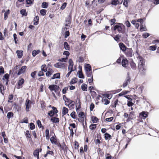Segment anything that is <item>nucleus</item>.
Returning a JSON list of instances; mask_svg holds the SVG:
<instances>
[{"label": "nucleus", "instance_id": "nucleus-44", "mask_svg": "<svg viewBox=\"0 0 159 159\" xmlns=\"http://www.w3.org/2000/svg\"><path fill=\"white\" fill-rule=\"evenodd\" d=\"M28 122V120L27 118L25 117L24 118V119H23L21 121L20 123H27Z\"/></svg>", "mask_w": 159, "mask_h": 159}, {"label": "nucleus", "instance_id": "nucleus-46", "mask_svg": "<svg viewBox=\"0 0 159 159\" xmlns=\"http://www.w3.org/2000/svg\"><path fill=\"white\" fill-rule=\"evenodd\" d=\"M118 0H112L111 4L113 5H116L119 4V2H118Z\"/></svg>", "mask_w": 159, "mask_h": 159}, {"label": "nucleus", "instance_id": "nucleus-26", "mask_svg": "<svg viewBox=\"0 0 159 159\" xmlns=\"http://www.w3.org/2000/svg\"><path fill=\"white\" fill-rule=\"evenodd\" d=\"M87 84H83L81 86V88L82 90L84 91H86L87 90Z\"/></svg>", "mask_w": 159, "mask_h": 159}, {"label": "nucleus", "instance_id": "nucleus-51", "mask_svg": "<svg viewBox=\"0 0 159 159\" xmlns=\"http://www.w3.org/2000/svg\"><path fill=\"white\" fill-rule=\"evenodd\" d=\"M129 0H124L123 2V5L126 7H127L128 6V2H129Z\"/></svg>", "mask_w": 159, "mask_h": 159}, {"label": "nucleus", "instance_id": "nucleus-45", "mask_svg": "<svg viewBox=\"0 0 159 159\" xmlns=\"http://www.w3.org/2000/svg\"><path fill=\"white\" fill-rule=\"evenodd\" d=\"M79 121L81 123H83V126H84V117H80L78 119Z\"/></svg>", "mask_w": 159, "mask_h": 159}, {"label": "nucleus", "instance_id": "nucleus-47", "mask_svg": "<svg viewBox=\"0 0 159 159\" xmlns=\"http://www.w3.org/2000/svg\"><path fill=\"white\" fill-rule=\"evenodd\" d=\"M46 11H47L46 10L42 9L40 11V13L42 15L44 16L45 15Z\"/></svg>", "mask_w": 159, "mask_h": 159}, {"label": "nucleus", "instance_id": "nucleus-36", "mask_svg": "<svg viewBox=\"0 0 159 159\" xmlns=\"http://www.w3.org/2000/svg\"><path fill=\"white\" fill-rule=\"evenodd\" d=\"M71 21V17L70 16H69L66 19V21L68 23V24H70Z\"/></svg>", "mask_w": 159, "mask_h": 159}, {"label": "nucleus", "instance_id": "nucleus-57", "mask_svg": "<svg viewBox=\"0 0 159 159\" xmlns=\"http://www.w3.org/2000/svg\"><path fill=\"white\" fill-rule=\"evenodd\" d=\"M67 57L66 58H63L61 59H60L58 60L60 61L66 62V61L67 59Z\"/></svg>", "mask_w": 159, "mask_h": 159}, {"label": "nucleus", "instance_id": "nucleus-8", "mask_svg": "<svg viewBox=\"0 0 159 159\" xmlns=\"http://www.w3.org/2000/svg\"><path fill=\"white\" fill-rule=\"evenodd\" d=\"M31 102L28 99H27L26 101L25 105L26 106V111H30V109L31 107Z\"/></svg>", "mask_w": 159, "mask_h": 159}, {"label": "nucleus", "instance_id": "nucleus-38", "mask_svg": "<svg viewBox=\"0 0 159 159\" xmlns=\"http://www.w3.org/2000/svg\"><path fill=\"white\" fill-rule=\"evenodd\" d=\"M150 34H149L148 33H144L142 34V36L144 39L147 38L148 36H150Z\"/></svg>", "mask_w": 159, "mask_h": 159}, {"label": "nucleus", "instance_id": "nucleus-6", "mask_svg": "<svg viewBox=\"0 0 159 159\" xmlns=\"http://www.w3.org/2000/svg\"><path fill=\"white\" fill-rule=\"evenodd\" d=\"M133 51L131 48H128L127 49L124 53L126 56L129 57H131L133 55Z\"/></svg>", "mask_w": 159, "mask_h": 159}, {"label": "nucleus", "instance_id": "nucleus-24", "mask_svg": "<svg viewBox=\"0 0 159 159\" xmlns=\"http://www.w3.org/2000/svg\"><path fill=\"white\" fill-rule=\"evenodd\" d=\"M68 110L65 107H63L62 109V114L65 115L68 113Z\"/></svg>", "mask_w": 159, "mask_h": 159}, {"label": "nucleus", "instance_id": "nucleus-43", "mask_svg": "<svg viewBox=\"0 0 159 159\" xmlns=\"http://www.w3.org/2000/svg\"><path fill=\"white\" fill-rule=\"evenodd\" d=\"M102 95L105 97L104 98H107L109 99H110L111 98V95L106 94V93H104L102 94Z\"/></svg>", "mask_w": 159, "mask_h": 159}, {"label": "nucleus", "instance_id": "nucleus-3", "mask_svg": "<svg viewBox=\"0 0 159 159\" xmlns=\"http://www.w3.org/2000/svg\"><path fill=\"white\" fill-rule=\"evenodd\" d=\"M61 90L59 86L55 85H50V91H54L56 94H59Z\"/></svg>", "mask_w": 159, "mask_h": 159}, {"label": "nucleus", "instance_id": "nucleus-56", "mask_svg": "<svg viewBox=\"0 0 159 159\" xmlns=\"http://www.w3.org/2000/svg\"><path fill=\"white\" fill-rule=\"evenodd\" d=\"M70 54V52L68 51H65L63 53V54L64 55H66V57H67V58L68 57Z\"/></svg>", "mask_w": 159, "mask_h": 159}, {"label": "nucleus", "instance_id": "nucleus-4", "mask_svg": "<svg viewBox=\"0 0 159 159\" xmlns=\"http://www.w3.org/2000/svg\"><path fill=\"white\" fill-rule=\"evenodd\" d=\"M52 136L50 138V142L53 144H57L58 141L57 137L55 135L54 132H50V136Z\"/></svg>", "mask_w": 159, "mask_h": 159}, {"label": "nucleus", "instance_id": "nucleus-29", "mask_svg": "<svg viewBox=\"0 0 159 159\" xmlns=\"http://www.w3.org/2000/svg\"><path fill=\"white\" fill-rule=\"evenodd\" d=\"M39 17L38 16H36L34 19V25H37L38 23Z\"/></svg>", "mask_w": 159, "mask_h": 159}, {"label": "nucleus", "instance_id": "nucleus-10", "mask_svg": "<svg viewBox=\"0 0 159 159\" xmlns=\"http://www.w3.org/2000/svg\"><path fill=\"white\" fill-rule=\"evenodd\" d=\"M24 82V80L23 78H20L18 82V85L17 86V88L19 89L22 87V85Z\"/></svg>", "mask_w": 159, "mask_h": 159}, {"label": "nucleus", "instance_id": "nucleus-25", "mask_svg": "<svg viewBox=\"0 0 159 159\" xmlns=\"http://www.w3.org/2000/svg\"><path fill=\"white\" fill-rule=\"evenodd\" d=\"M130 66L131 68L133 70H135L136 68V65L135 63L133 61L130 63Z\"/></svg>", "mask_w": 159, "mask_h": 159}, {"label": "nucleus", "instance_id": "nucleus-11", "mask_svg": "<svg viewBox=\"0 0 159 159\" xmlns=\"http://www.w3.org/2000/svg\"><path fill=\"white\" fill-rule=\"evenodd\" d=\"M119 46L120 49L123 52H125L127 48L125 45L122 43H120L119 44Z\"/></svg>", "mask_w": 159, "mask_h": 159}, {"label": "nucleus", "instance_id": "nucleus-13", "mask_svg": "<svg viewBox=\"0 0 159 159\" xmlns=\"http://www.w3.org/2000/svg\"><path fill=\"white\" fill-rule=\"evenodd\" d=\"M50 121H51L53 123H58L59 122V119L56 116L55 117H51Z\"/></svg>", "mask_w": 159, "mask_h": 159}, {"label": "nucleus", "instance_id": "nucleus-54", "mask_svg": "<svg viewBox=\"0 0 159 159\" xmlns=\"http://www.w3.org/2000/svg\"><path fill=\"white\" fill-rule=\"evenodd\" d=\"M75 112L73 111L70 114V116H71V117L74 119H75Z\"/></svg>", "mask_w": 159, "mask_h": 159}, {"label": "nucleus", "instance_id": "nucleus-53", "mask_svg": "<svg viewBox=\"0 0 159 159\" xmlns=\"http://www.w3.org/2000/svg\"><path fill=\"white\" fill-rule=\"evenodd\" d=\"M149 48H150V50L152 51H154L156 49L157 47L153 45L150 46Z\"/></svg>", "mask_w": 159, "mask_h": 159}, {"label": "nucleus", "instance_id": "nucleus-1", "mask_svg": "<svg viewBox=\"0 0 159 159\" xmlns=\"http://www.w3.org/2000/svg\"><path fill=\"white\" fill-rule=\"evenodd\" d=\"M139 62L138 64V67L140 72L143 75H144L146 70L145 66V60L141 56L138 57Z\"/></svg>", "mask_w": 159, "mask_h": 159}, {"label": "nucleus", "instance_id": "nucleus-50", "mask_svg": "<svg viewBox=\"0 0 159 159\" xmlns=\"http://www.w3.org/2000/svg\"><path fill=\"white\" fill-rule=\"evenodd\" d=\"M67 4V3L65 2H64L62 4L61 7L60 9L62 10H63V9H64L66 7Z\"/></svg>", "mask_w": 159, "mask_h": 159}, {"label": "nucleus", "instance_id": "nucleus-49", "mask_svg": "<svg viewBox=\"0 0 159 159\" xmlns=\"http://www.w3.org/2000/svg\"><path fill=\"white\" fill-rule=\"evenodd\" d=\"M9 77V75L8 74H6L3 76L2 78V80H4L5 79H6V80H8V79Z\"/></svg>", "mask_w": 159, "mask_h": 159}, {"label": "nucleus", "instance_id": "nucleus-17", "mask_svg": "<svg viewBox=\"0 0 159 159\" xmlns=\"http://www.w3.org/2000/svg\"><path fill=\"white\" fill-rule=\"evenodd\" d=\"M81 108V102H80V99H79L78 100V102H77V100L76 101V111L77 110H79Z\"/></svg>", "mask_w": 159, "mask_h": 159}, {"label": "nucleus", "instance_id": "nucleus-21", "mask_svg": "<svg viewBox=\"0 0 159 159\" xmlns=\"http://www.w3.org/2000/svg\"><path fill=\"white\" fill-rule=\"evenodd\" d=\"M60 77V74L59 73H57L53 75V76L51 77V79H59Z\"/></svg>", "mask_w": 159, "mask_h": 159}, {"label": "nucleus", "instance_id": "nucleus-28", "mask_svg": "<svg viewBox=\"0 0 159 159\" xmlns=\"http://www.w3.org/2000/svg\"><path fill=\"white\" fill-rule=\"evenodd\" d=\"M140 31H145L147 30V29L145 28V25H143L141 24L140 27Z\"/></svg>", "mask_w": 159, "mask_h": 159}, {"label": "nucleus", "instance_id": "nucleus-40", "mask_svg": "<svg viewBox=\"0 0 159 159\" xmlns=\"http://www.w3.org/2000/svg\"><path fill=\"white\" fill-rule=\"evenodd\" d=\"M41 69L42 71L46 72L47 70L46 65H43L41 67Z\"/></svg>", "mask_w": 159, "mask_h": 159}, {"label": "nucleus", "instance_id": "nucleus-42", "mask_svg": "<svg viewBox=\"0 0 159 159\" xmlns=\"http://www.w3.org/2000/svg\"><path fill=\"white\" fill-rule=\"evenodd\" d=\"M8 102H12V100L13 98V95L12 94L10 95L8 97Z\"/></svg>", "mask_w": 159, "mask_h": 159}, {"label": "nucleus", "instance_id": "nucleus-23", "mask_svg": "<svg viewBox=\"0 0 159 159\" xmlns=\"http://www.w3.org/2000/svg\"><path fill=\"white\" fill-rule=\"evenodd\" d=\"M104 138L106 140H108L111 139V135L108 133H105L104 134Z\"/></svg>", "mask_w": 159, "mask_h": 159}, {"label": "nucleus", "instance_id": "nucleus-62", "mask_svg": "<svg viewBox=\"0 0 159 159\" xmlns=\"http://www.w3.org/2000/svg\"><path fill=\"white\" fill-rule=\"evenodd\" d=\"M120 37V36H119V35H116V36L114 38V39L116 41H118Z\"/></svg>", "mask_w": 159, "mask_h": 159}, {"label": "nucleus", "instance_id": "nucleus-2", "mask_svg": "<svg viewBox=\"0 0 159 159\" xmlns=\"http://www.w3.org/2000/svg\"><path fill=\"white\" fill-rule=\"evenodd\" d=\"M118 25H116L113 26V30H114L115 31L117 30L119 33H120L122 34L124 33L125 31L122 30V27L121 25H123V24L119 23H116Z\"/></svg>", "mask_w": 159, "mask_h": 159}, {"label": "nucleus", "instance_id": "nucleus-20", "mask_svg": "<svg viewBox=\"0 0 159 159\" xmlns=\"http://www.w3.org/2000/svg\"><path fill=\"white\" fill-rule=\"evenodd\" d=\"M64 49L67 50H70V47L68 43L66 42H65L64 43Z\"/></svg>", "mask_w": 159, "mask_h": 159}, {"label": "nucleus", "instance_id": "nucleus-9", "mask_svg": "<svg viewBox=\"0 0 159 159\" xmlns=\"http://www.w3.org/2000/svg\"><path fill=\"white\" fill-rule=\"evenodd\" d=\"M54 66L59 68H64L65 67V63L58 62L54 64Z\"/></svg>", "mask_w": 159, "mask_h": 159}, {"label": "nucleus", "instance_id": "nucleus-33", "mask_svg": "<svg viewBox=\"0 0 159 159\" xmlns=\"http://www.w3.org/2000/svg\"><path fill=\"white\" fill-rule=\"evenodd\" d=\"M148 112H145L144 111H142L141 113V115L143 116L144 118H145L147 117L148 115Z\"/></svg>", "mask_w": 159, "mask_h": 159}, {"label": "nucleus", "instance_id": "nucleus-31", "mask_svg": "<svg viewBox=\"0 0 159 159\" xmlns=\"http://www.w3.org/2000/svg\"><path fill=\"white\" fill-rule=\"evenodd\" d=\"M102 102H105L104 104L107 105L109 103L110 101L108 100L106 98H102Z\"/></svg>", "mask_w": 159, "mask_h": 159}, {"label": "nucleus", "instance_id": "nucleus-30", "mask_svg": "<svg viewBox=\"0 0 159 159\" xmlns=\"http://www.w3.org/2000/svg\"><path fill=\"white\" fill-rule=\"evenodd\" d=\"M77 79L76 78H72L70 82V84H73L77 82Z\"/></svg>", "mask_w": 159, "mask_h": 159}, {"label": "nucleus", "instance_id": "nucleus-35", "mask_svg": "<svg viewBox=\"0 0 159 159\" xmlns=\"http://www.w3.org/2000/svg\"><path fill=\"white\" fill-rule=\"evenodd\" d=\"M97 125L94 124H92L89 126V128L91 130H94L96 128Z\"/></svg>", "mask_w": 159, "mask_h": 159}, {"label": "nucleus", "instance_id": "nucleus-18", "mask_svg": "<svg viewBox=\"0 0 159 159\" xmlns=\"http://www.w3.org/2000/svg\"><path fill=\"white\" fill-rule=\"evenodd\" d=\"M85 71H90L92 70V68L91 66H90V65L88 64H86L85 66Z\"/></svg>", "mask_w": 159, "mask_h": 159}, {"label": "nucleus", "instance_id": "nucleus-63", "mask_svg": "<svg viewBox=\"0 0 159 159\" xmlns=\"http://www.w3.org/2000/svg\"><path fill=\"white\" fill-rule=\"evenodd\" d=\"M37 73V71H34V72H32L31 73V76L33 78H34L35 75Z\"/></svg>", "mask_w": 159, "mask_h": 159}, {"label": "nucleus", "instance_id": "nucleus-64", "mask_svg": "<svg viewBox=\"0 0 159 159\" xmlns=\"http://www.w3.org/2000/svg\"><path fill=\"white\" fill-rule=\"evenodd\" d=\"M134 104V103L130 101H128L127 105L129 107H131Z\"/></svg>", "mask_w": 159, "mask_h": 159}, {"label": "nucleus", "instance_id": "nucleus-32", "mask_svg": "<svg viewBox=\"0 0 159 159\" xmlns=\"http://www.w3.org/2000/svg\"><path fill=\"white\" fill-rule=\"evenodd\" d=\"M40 52V51L39 50H34L32 52V55L33 57H35L36 55L39 54Z\"/></svg>", "mask_w": 159, "mask_h": 159}, {"label": "nucleus", "instance_id": "nucleus-59", "mask_svg": "<svg viewBox=\"0 0 159 159\" xmlns=\"http://www.w3.org/2000/svg\"><path fill=\"white\" fill-rule=\"evenodd\" d=\"M113 119V117H111L110 118H106L105 120L107 122H111V121Z\"/></svg>", "mask_w": 159, "mask_h": 159}, {"label": "nucleus", "instance_id": "nucleus-15", "mask_svg": "<svg viewBox=\"0 0 159 159\" xmlns=\"http://www.w3.org/2000/svg\"><path fill=\"white\" fill-rule=\"evenodd\" d=\"M128 63V61L126 59H123L121 62L122 66L124 67H126Z\"/></svg>", "mask_w": 159, "mask_h": 159}, {"label": "nucleus", "instance_id": "nucleus-19", "mask_svg": "<svg viewBox=\"0 0 159 159\" xmlns=\"http://www.w3.org/2000/svg\"><path fill=\"white\" fill-rule=\"evenodd\" d=\"M66 102L69 103L68 105H69V104H71V107H73L74 106V104H73V103H75V102L74 101L71 100L67 98H66ZM65 105L67 106V105L66 103H65Z\"/></svg>", "mask_w": 159, "mask_h": 159}, {"label": "nucleus", "instance_id": "nucleus-34", "mask_svg": "<svg viewBox=\"0 0 159 159\" xmlns=\"http://www.w3.org/2000/svg\"><path fill=\"white\" fill-rule=\"evenodd\" d=\"M98 119L96 116H92V120L93 123H97Z\"/></svg>", "mask_w": 159, "mask_h": 159}, {"label": "nucleus", "instance_id": "nucleus-37", "mask_svg": "<svg viewBox=\"0 0 159 159\" xmlns=\"http://www.w3.org/2000/svg\"><path fill=\"white\" fill-rule=\"evenodd\" d=\"M20 13L23 16H26L27 15V13L26 12L25 10L22 9L20 11Z\"/></svg>", "mask_w": 159, "mask_h": 159}, {"label": "nucleus", "instance_id": "nucleus-12", "mask_svg": "<svg viewBox=\"0 0 159 159\" xmlns=\"http://www.w3.org/2000/svg\"><path fill=\"white\" fill-rule=\"evenodd\" d=\"M69 65L68 67V69L69 70H73V62L72 59H70L69 61Z\"/></svg>", "mask_w": 159, "mask_h": 159}, {"label": "nucleus", "instance_id": "nucleus-16", "mask_svg": "<svg viewBox=\"0 0 159 159\" xmlns=\"http://www.w3.org/2000/svg\"><path fill=\"white\" fill-rule=\"evenodd\" d=\"M77 74L78 75V77L80 78L84 79V77L83 75L81 69V70H79L77 73Z\"/></svg>", "mask_w": 159, "mask_h": 159}, {"label": "nucleus", "instance_id": "nucleus-7", "mask_svg": "<svg viewBox=\"0 0 159 159\" xmlns=\"http://www.w3.org/2000/svg\"><path fill=\"white\" fill-rule=\"evenodd\" d=\"M130 81V79L129 76V73H127V76L125 80V81L124 82L123 84V86L124 88L126 87L128 85V83H129Z\"/></svg>", "mask_w": 159, "mask_h": 159}, {"label": "nucleus", "instance_id": "nucleus-52", "mask_svg": "<svg viewBox=\"0 0 159 159\" xmlns=\"http://www.w3.org/2000/svg\"><path fill=\"white\" fill-rule=\"evenodd\" d=\"M86 75L88 77H91L93 76H92V72L90 71H85Z\"/></svg>", "mask_w": 159, "mask_h": 159}, {"label": "nucleus", "instance_id": "nucleus-55", "mask_svg": "<svg viewBox=\"0 0 159 159\" xmlns=\"http://www.w3.org/2000/svg\"><path fill=\"white\" fill-rule=\"evenodd\" d=\"M110 21L111 22V25H112L113 24H114L116 22V20L114 18L113 19H111L110 20Z\"/></svg>", "mask_w": 159, "mask_h": 159}, {"label": "nucleus", "instance_id": "nucleus-61", "mask_svg": "<svg viewBox=\"0 0 159 159\" xmlns=\"http://www.w3.org/2000/svg\"><path fill=\"white\" fill-rule=\"evenodd\" d=\"M94 107V105L93 103H91L90 106V109L91 111H93Z\"/></svg>", "mask_w": 159, "mask_h": 159}, {"label": "nucleus", "instance_id": "nucleus-5", "mask_svg": "<svg viewBox=\"0 0 159 159\" xmlns=\"http://www.w3.org/2000/svg\"><path fill=\"white\" fill-rule=\"evenodd\" d=\"M51 108L52 110H50V117L53 116H54L57 117L58 115L57 113L58 112V111L57 110L56 108L54 107H52Z\"/></svg>", "mask_w": 159, "mask_h": 159}, {"label": "nucleus", "instance_id": "nucleus-58", "mask_svg": "<svg viewBox=\"0 0 159 159\" xmlns=\"http://www.w3.org/2000/svg\"><path fill=\"white\" fill-rule=\"evenodd\" d=\"M70 35V32L69 31H66L65 33V38H67Z\"/></svg>", "mask_w": 159, "mask_h": 159}, {"label": "nucleus", "instance_id": "nucleus-14", "mask_svg": "<svg viewBox=\"0 0 159 159\" xmlns=\"http://www.w3.org/2000/svg\"><path fill=\"white\" fill-rule=\"evenodd\" d=\"M26 68L27 67L26 66H22L18 73V75H20L21 74L23 73L26 70Z\"/></svg>", "mask_w": 159, "mask_h": 159}, {"label": "nucleus", "instance_id": "nucleus-41", "mask_svg": "<svg viewBox=\"0 0 159 159\" xmlns=\"http://www.w3.org/2000/svg\"><path fill=\"white\" fill-rule=\"evenodd\" d=\"M46 137L47 139H49V131L48 129H47L45 131Z\"/></svg>", "mask_w": 159, "mask_h": 159}, {"label": "nucleus", "instance_id": "nucleus-27", "mask_svg": "<svg viewBox=\"0 0 159 159\" xmlns=\"http://www.w3.org/2000/svg\"><path fill=\"white\" fill-rule=\"evenodd\" d=\"M34 155L35 157H37V159H39V150L36 149L34 152Z\"/></svg>", "mask_w": 159, "mask_h": 159}, {"label": "nucleus", "instance_id": "nucleus-48", "mask_svg": "<svg viewBox=\"0 0 159 159\" xmlns=\"http://www.w3.org/2000/svg\"><path fill=\"white\" fill-rule=\"evenodd\" d=\"M13 113L11 112H9L7 114V117L8 119L10 118L11 117L13 116Z\"/></svg>", "mask_w": 159, "mask_h": 159}, {"label": "nucleus", "instance_id": "nucleus-60", "mask_svg": "<svg viewBox=\"0 0 159 159\" xmlns=\"http://www.w3.org/2000/svg\"><path fill=\"white\" fill-rule=\"evenodd\" d=\"M37 124L38 125L39 127L41 128L42 127V125L41 122L40 120H38L37 121Z\"/></svg>", "mask_w": 159, "mask_h": 159}, {"label": "nucleus", "instance_id": "nucleus-22", "mask_svg": "<svg viewBox=\"0 0 159 159\" xmlns=\"http://www.w3.org/2000/svg\"><path fill=\"white\" fill-rule=\"evenodd\" d=\"M18 57L19 58H21L23 56V51L22 50H17L16 52Z\"/></svg>", "mask_w": 159, "mask_h": 159}, {"label": "nucleus", "instance_id": "nucleus-39", "mask_svg": "<svg viewBox=\"0 0 159 159\" xmlns=\"http://www.w3.org/2000/svg\"><path fill=\"white\" fill-rule=\"evenodd\" d=\"M48 4L45 2H43L42 4V7L43 8H47L48 6Z\"/></svg>", "mask_w": 159, "mask_h": 159}]
</instances>
